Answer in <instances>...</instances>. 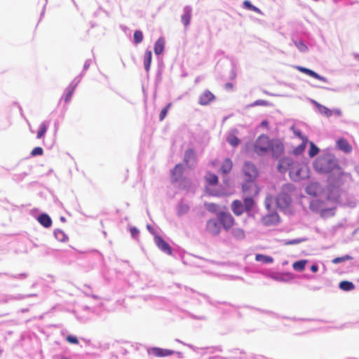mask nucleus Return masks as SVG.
<instances>
[{"mask_svg":"<svg viewBox=\"0 0 359 359\" xmlns=\"http://www.w3.org/2000/svg\"><path fill=\"white\" fill-rule=\"evenodd\" d=\"M272 139L266 135H259L253 144L254 152L259 156H264L269 152L270 144Z\"/></svg>","mask_w":359,"mask_h":359,"instance_id":"nucleus-1","label":"nucleus"},{"mask_svg":"<svg viewBox=\"0 0 359 359\" xmlns=\"http://www.w3.org/2000/svg\"><path fill=\"white\" fill-rule=\"evenodd\" d=\"M293 189L294 188L292 184H286L283 186L282 190L276 198V203L279 208H285L289 207L292 201L290 194Z\"/></svg>","mask_w":359,"mask_h":359,"instance_id":"nucleus-2","label":"nucleus"},{"mask_svg":"<svg viewBox=\"0 0 359 359\" xmlns=\"http://www.w3.org/2000/svg\"><path fill=\"white\" fill-rule=\"evenodd\" d=\"M243 175L244 180H256L258 176V170L255 164L245 162L243 166Z\"/></svg>","mask_w":359,"mask_h":359,"instance_id":"nucleus-3","label":"nucleus"},{"mask_svg":"<svg viewBox=\"0 0 359 359\" xmlns=\"http://www.w3.org/2000/svg\"><path fill=\"white\" fill-rule=\"evenodd\" d=\"M242 191L246 196H255L258 195L259 189L255 180H245L242 184Z\"/></svg>","mask_w":359,"mask_h":359,"instance_id":"nucleus-4","label":"nucleus"},{"mask_svg":"<svg viewBox=\"0 0 359 359\" xmlns=\"http://www.w3.org/2000/svg\"><path fill=\"white\" fill-rule=\"evenodd\" d=\"M284 144L281 140L278 139H272L270 144L269 151L271 153L273 158H280L284 154Z\"/></svg>","mask_w":359,"mask_h":359,"instance_id":"nucleus-5","label":"nucleus"},{"mask_svg":"<svg viewBox=\"0 0 359 359\" xmlns=\"http://www.w3.org/2000/svg\"><path fill=\"white\" fill-rule=\"evenodd\" d=\"M220 224L226 231L229 230L234 224V219L229 212H219L217 215Z\"/></svg>","mask_w":359,"mask_h":359,"instance_id":"nucleus-6","label":"nucleus"},{"mask_svg":"<svg viewBox=\"0 0 359 359\" xmlns=\"http://www.w3.org/2000/svg\"><path fill=\"white\" fill-rule=\"evenodd\" d=\"M295 163L289 157L281 158L277 166L278 170L280 172H285L287 170L290 172Z\"/></svg>","mask_w":359,"mask_h":359,"instance_id":"nucleus-7","label":"nucleus"},{"mask_svg":"<svg viewBox=\"0 0 359 359\" xmlns=\"http://www.w3.org/2000/svg\"><path fill=\"white\" fill-rule=\"evenodd\" d=\"M303 168L301 167V165L296 162L294 165L290 168L289 172V175L291 179L294 180H297L299 179H302L304 177V175H303Z\"/></svg>","mask_w":359,"mask_h":359,"instance_id":"nucleus-8","label":"nucleus"},{"mask_svg":"<svg viewBox=\"0 0 359 359\" xmlns=\"http://www.w3.org/2000/svg\"><path fill=\"white\" fill-rule=\"evenodd\" d=\"M215 99V95L209 90H205L198 97V103L201 105H208Z\"/></svg>","mask_w":359,"mask_h":359,"instance_id":"nucleus-9","label":"nucleus"},{"mask_svg":"<svg viewBox=\"0 0 359 359\" xmlns=\"http://www.w3.org/2000/svg\"><path fill=\"white\" fill-rule=\"evenodd\" d=\"M154 242L157 247L163 252H165L167 255H171L172 254V249L169 244L165 242L161 236H154Z\"/></svg>","mask_w":359,"mask_h":359,"instance_id":"nucleus-10","label":"nucleus"},{"mask_svg":"<svg viewBox=\"0 0 359 359\" xmlns=\"http://www.w3.org/2000/svg\"><path fill=\"white\" fill-rule=\"evenodd\" d=\"M173 353H174L173 351L168 350V349H164V348H158V347L151 348L149 350V354H151L155 357H158V358L169 356V355H171Z\"/></svg>","mask_w":359,"mask_h":359,"instance_id":"nucleus-11","label":"nucleus"},{"mask_svg":"<svg viewBox=\"0 0 359 359\" xmlns=\"http://www.w3.org/2000/svg\"><path fill=\"white\" fill-rule=\"evenodd\" d=\"M206 229L212 235H217L220 232L219 224L214 219H209L207 222Z\"/></svg>","mask_w":359,"mask_h":359,"instance_id":"nucleus-12","label":"nucleus"},{"mask_svg":"<svg viewBox=\"0 0 359 359\" xmlns=\"http://www.w3.org/2000/svg\"><path fill=\"white\" fill-rule=\"evenodd\" d=\"M297 69L299 72L304 73V74H306L311 77H313L318 80L322 81L323 82L327 81V79L325 77L320 76L319 74H318L317 73H316L314 71H313L311 69H309L304 67H297Z\"/></svg>","mask_w":359,"mask_h":359,"instance_id":"nucleus-13","label":"nucleus"},{"mask_svg":"<svg viewBox=\"0 0 359 359\" xmlns=\"http://www.w3.org/2000/svg\"><path fill=\"white\" fill-rule=\"evenodd\" d=\"M231 210L234 215L237 216L241 215L245 210L243 204L238 200H235L232 202Z\"/></svg>","mask_w":359,"mask_h":359,"instance_id":"nucleus-14","label":"nucleus"},{"mask_svg":"<svg viewBox=\"0 0 359 359\" xmlns=\"http://www.w3.org/2000/svg\"><path fill=\"white\" fill-rule=\"evenodd\" d=\"M192 16V10L190 7H185L183 10V14L181 16V20L185 27L188 26L190 23Z\"/></svg>","mask_w":359,"mask_h":359,"instance_id":"nucleus-15","label":"nucleus"},{"mask_svg":"<svg viewBox=\"0 0 359 359\" xmlns=\"http://www.w3.org/2000/svg\"><path fill=\"white\" fill-rule=\"evenodd\" d=\"M184 168L180 163L177 164L172 170V180L175 182L178 181L183 175Z\"/></svg>","mask_w":359,"mask_h":359,"instance_id":"nucleus-16","label":"nucleus"},{"mask_svg":"<svg viewBox=\"0 0 359 359\" xmlns=\"http://www.w3.org/2000/svg\"><path fill=\"white\" fill-rule=\"evenodd\" d=\"M337 147L345 153H350L352 151V147L348 141L344 138H339L337 142Z\"/></svg>","mask_w":359,"mask_h":359,"instance_id":"nucleus-17","label":"nucleus"},{"mask_svg":"<svg viewBox=\"0 0 359 359\" xmlns=\"http://www.w3.org/2000/svg\"><path fill=\"white\" fill-rule=\"evenodd\" d=\"M196 162V156L195 151L193 149H189L185 151L184 162L189 165L190 162Z\"/></svg>","mask_w":359,"mask_h":359,"instance_id":"nucleus-18","label":"nucleus"},{"mask_svg":"<svg viewBox=\"0 0 359 359\" xmlns=\"http://www.w3.org/2000/svg\"><path fill=\"white\" fill-rule=\"evenodd\" d=\"M233 167V163L229 158H226L221 166V171L223 174H228L231 172Z\"/></svg>","mask_w":359,"mask_h":359,"instance_id":"nucleus-19","label":"nucleus"},{"mask_svg":"<svg viewBox=\"0 0 359 359\" xmlns=\"http://www.w3.org/2000/svg\"><path fill=\"white\" fill-rule=\"evenodd\" d=\"M38 221L39 222V223L41 225H43L44 227H46V228L50 226L52 224V221H51L50 217L48 215H46V214L41 215L38 218Z\"/></svg>","mask_w":359,"mask_h":359,"instance_id":"nucleus-20","label":"nucleus"},{"mask_svg":"<svg viewBox=\"0 0 359 359\" xmlns=\"http://www.w3.org/2000/svg\"><path fill=\"white\" fill-rule=\"evenodd\" d=\"M313 102L320 114L325 115L327 117H330L332 115V112L330 109L318 103L317 102Z\"/></svg>","mask_w":359,"mask_h":359,"instance_id":"nucleus-21","label":"nucleus"},{"mask_svg":"<svg viewBox=\"0 0 359 359\" xmlns=\"http://www.w3.org/2000/svg\"><path fill=\"white\" fill-rule=\"evenodd\" d=\"M205 178L208 184L210 186H215L218 183V177L215 174L208 172Z\"/></svg>","mask_w":359,"mask_h":359,"instance_id":"nucleus-22","label":"nucleus"},{"mask_svg":"<svg viewBox=\"0 0 359 359\" xmlns=\"http://www.w3.org/2000/svg\"><path fill=\"white\" fill-rule=\"evenodd\" d=\"M164 40L163 39H158L154 44V53L156 55H160L163 53L164 49Z\"/></svg>","mask_w":359,"mask_h":359,"instance_id":"nucleus-23","label":"nucleus"},{"mask_svg":"<svg viewBox=\"0 0 359 359\" xmlns=\"http://www.w3.org/2000/svg\"><path fill=\"white\" fill-rule=\"evenodd\" d=\"M151 50H147L144 53V68L147 72H149L150 68V65L151 62Z\"/></svg>","mask_w":359,"mask_h":359,"instance_id":"nucleus-24","label":"nucleus"},{"mask_svg":"<svg viewBox=\"0 0 359 359\" xmlns=\"http://www.w3.org/2000/svg\"><path fill=\"white\" fill-rule=\"evenodd\" d=\"M75 88H76V85H70L68 86V88H67V93H66V95L65 97V102L67 103L71 100L72 95L75 91Z\"/></svg>","mask_w":359,"mask_h":359,"instance_id":"nucleus-25","label":"nucleus"},{"mask_svg":"<svg viewBox=\"0 0 359 359\" xmlns=\"http://www.w3.org/2000/svg\"><path fill=\"white\" fill-rule=\"evenodd\" d=\"M339 287L344 291H350L355 288V285L351 282L344 280L339 283Z\"/></svg>","mask_w":359,"mask_h":359,"instance_id":"nucleus-26","label":"nucleus"},{"mask_svg":"<svg viewBox=\"0 0 359 359\" xmlns=\"http://www.w3.org/2000/svg\"><path fill=\"white\" fill-rule=\"evenodd\" d=\"M306 262H307L306 260H299V261L295 262L292 264V268L295 271H302L305 269Z\"/></svg>","mask_w":359,"mask_h":359,"instance_id":"nucleus-27","label":"nucleus"},{"mask_svg":"<svg viewBox=\"0 0 359 359\" xmlns=\"http://www.w3.org/2000/svg\"><path fill=\"white\" fill-rule=\"evenodd\" d=\"M243 205L246 211H250L254 205V201L252 196H248L243 200Z\"/></svg>","mask_w":359,"mask_h":359,"instance_id":"nucleus-28","label":"nucleus"},{"mask_svg":"<svg viewBox=\"0 0 359 359\" xmlns=\"http://www.w3.org/2000/svg\"><path fill=\"white\" fill-rule=\"evenodd\" d=\"M54 235L55 238L60 242H65L68 240L67 236L62 230H55L54 231Z\"/></svg>","mask_w":359,"mask_h":359,"instance_id":"nucleus-29","label":"nucleus"},{"mask_svg":"<svg viewBox=\"0 0 359 359\" xmlns=\"http://www.w3.org/2000/svg\"><path fill=\"white\" fill-rule=\"evenodd\" d=\"M255 259L256 261L262 262L264 263H272L273 262V259L271 257L262 254L257 255Z\"/></svg>","mask_w":359,"mask_h":359,"instance_id":"nucleus-30","label":"nucleus"},{"mask_svg":"<svg viewBox=\"0 0 359 359\" xmlns=\"http://www.w3.org/2000/svg\"><path fill=\"white\" fill-rule=\"evenodd\" d=\"M47 130V126L45 123H42L39 128L38 133H37V138L41 139L42 138Z\"/></svg>","mask_w":359,"mask_h":359,"instance_id":"nucleus-31","label":"nucleus"},{"mask_svg":"<svg viewBox=\"0 0 359 359\" xmlns=\"http://www.w3.org/2000/svg\"><path fill=\"white\" fill-rule=\"evenodd\" d=\"M319 152V149L315 145L313 142H310V149L309 155L310 157H314Z\"/></svg>","mask_w":359,"mask_h":359,"instance_id":"nucleus-32","label":"nucleus"},{"mask_svg":"<svg viewBox=\"0 0 359 359\" xmlns=\"http://www.w3.org/2000/svg\"><path fill=\"white\" fill-rule=\"evenodd\" d=\"M351 259H352V257L351 256L344 255L342 257H336V258L333 259L332 262L333 264H337L339 263L344 262L350 260Z\"/></svg>","mask_w":359,"mask_h":359,"instance_id":"nucleus-33","label":"nucleus"},{"mask_svg":"<svg viewBox=\"0 0 359 359\" xmlns=\"http://www.w3.org/2000/svg\"><path fill=\"white\" fill-rule=\"evenodd\" d=\"M171 105H172L171 103H168L163 109H161L160 114H159V120L161 121H162L166 116L167 113H168L169 109L170 108Z\"/></svg>","mask_w":359,"mask_h":359,"instance_id":"nucleus-34","label":"nucleus"},{"mask_svg":"<svg viewBox=\"0 0 359 359\" xmlns=\"http://www.w3.org/2000/svg\"><path fill=\"white\" fill-rule=\"evenodd\" d=\"M134 41L135 43H140L143 40V34L141 31L137 30L134 32Z\"/></svg>","mask_w":359,"mask_h":359,"instance_id":"nucleus-35","label":"nucleus"},{"mask_svg":"<svg viewBox=\"0 0 359 359\" xmlns=\"http://www.w3.org/2000/svg\"><path fill=\"white\" fill-rule=\"evenodd\" d=\"M232 233L234 237L239 239L243 238L245 236V233L243 230L239 228L234 229L232 231Z\"/></svg>","mask_w":359,"mask_h":359,"instance_id":"nucleus-36","label":"nucleus"},{"mask_svg":"<svg viewBox=\"0 0 359 359\" xmlns=\"http://www.w3.org/2000/svg\"><path fill=\"white\" fill-rule=\"evenodd\" d=\"M205 207L208 211L211 212H215L218 210V205L213 203H205Z\"/></svg>","mask_w":359,"mask_h":359,"instance_id":"nucleus-37","label":"nucleus"},{"mask_svg":"<svg viewBox=\"0 0 359 359\" xmlns=\"http://www.w3.org/2000/svg\"><path fill=\"white\" fill-rule=\"evenodd\" d=\"M228 142L233 147H236L240 143V140L234 136L231 135L228 138Z\"/></svg>","mask_w":359,"mask_h":359,"instance_id":"nucleus-38","label":"nucleus"},{"mask_svg":"<svg viewBox=\"0 0 359 359\" xmlns=\"http://www.w3.org/2000/svg\"><path fill=\"white\" fill-rule=\"evenodd\" d=\"M307 143V139L303 140L302 143L294 150L295 154H300L304 151Z\"/></svg>","mask_w":359,"mask_h":359,"instance_id":"nucleus-39","label":"nucleus"},{"mask_svg":"<svg viewBox=\"0 0 359 359\" xmlns=\"http://www.w3.org/2000/svg\"><path fill=\"white\" fill-rule=\"evenodd\" d=\"M43 150L41 147H36L35 148H34L32 149V151H31V154L32 156H41L43 155Z\"/></svg>","mask_w":359,"mask_h":359,"instance_id":"nucleus-40","label":"nucleus"},{"mask_svg":"<svg viewBox=\"0 0 359 359\" xmlns=\"http://www.w3.org/2000/svg\"><path fill=\"white\" fill-rule=\"evenodd\" d=\"M305 239L303 238H297L293 240L287 241L285 242V245H296L301 243L302 242L304 241Z\"/></svg>","mask_w":359,"mask_h":359,"instance_id":"nucleus-41","label":"nucleus"},{"mask_svg":"<svg viewBox=\"0 0 359 359\" xmlns=\"http://www.w3.org/2000/svg\"><path fill=\"white\" fill-rule=\"evenodd\" d=\"M295 45L297 48L302 52H306L308 50L307 46L301 41L295 42Z\"/></svg>","mask_w":359,"mask_h":359,"instance_id":"nucleus-42","label":"nucleus"},{"mask_svg":"<svg viewBox=\"0 0 359 359\" xmlns=\"http://www.w3.org/2000/svg\"><path fill=\"white\" fill-rule=\"evenodd\" d=\"M66 340L70 343V344H79V340L78 339L76 338V337L75 336H72V335H68L67 337H66Z\"/></svg>","mask_w":359,"mask_h":359,"instance_id":"nucleus-43","label":"nucleus"},{"mask_svg":"<svg viewBox=\"0 0 359 359\" xmlns=\"http://www.w3.org/2000/svg\"><path fill=\"white\" fill-rule=\"evenodd\" d=\"M259 105H261V106H267L269 105V102L266 100H256L252 104V106H259Z\"/></svg>","mask_w":359,"mask_h":359,"instance_id":"nucleus-44","label":"nucleus"},{"mask_svg":"<svg viewBox=\"0 0 359 359\" xmlns=\"http://www.w3.org/2000/svg\"><path fill=\"white\" fill-rule=\"evenodd\" d=\"M243 5L245 6V8L248 9V10H250L252 11V8H253V5L248 0H245L244 2H243Z\"/></svg>","mask_w":359,"mask_h":359,"instance_id":"nucleus-45","label":"nucleus"},{"mask_svg":"<svg viewBox=\"0 0 359 359\" xmlns=\"http://www.w3.org/2000/svg\"><path fill=\"white\" fill-rule=\"evenodd\" d=\"M294 134L296 135V136H297L298 137H299L302 140H305V139H306V137L302 135L301 131H299V130H295L294 131Z\"/></svg>","mask_w":359,"mask_h":359,"instance_id":"nucleus-46","label":"nucleus"},{"mask_svg":"<svg viewBox=\"0 0 359 359\" xmlns=\"http://www.w3.org/2000/svg\"><path fill=\"white\" fill-rule=\"evenodd\" d=\"M130 232H131V234L135 236H137L138 235L139 233V231L137 229H136L135 227H133L130 229Z\"/></svg>","mask_w":359,"mask_h":359,"instance_id":"nucleus-47","label":"nucleus"},{"mask_svg":"<svg viewBox=\"0 0 359 359\" xmlns=\"http://www.w3.org/2000/svg\"><path fill=\"white\" fill-rule=\"evenodd\" d=\"M252 11L255 12V13H257L262 14L261 10L259 8H258L257 7L255 6H253V8H252Z\"/></svg>","mask_w":359,"mask_h":359,"instance_id":"nucleus-48","label":"nucleus"},{"mask_svg":"<svg viewBox=\"0 0 359 359\" xmlns=\"http://www.w3.org/2000/svg\"><path fill=\"white\" fill-rule=\"evenodd\" d=\"M225 88L228 90H232L233 89V84L231 83H227L225 84Z\"/></svg>","mask_w":359,"mask_h":359,"instance_id":"nucleus-49","label":"nucleus"},{"mask_svg":"<svg viewBox=\"0 0 359 359\" xmlns=\"http://www.w3.org/2000/svg\"><path fill=\"white\" fill-rule=\"evenodd\" d=\"M318 267L317 265H312L311 266V270L313 272V273H316L318 271Z\"/></svg>","mask_w":359,"mask_h":359,"instance_id":"nucleus-50","label":"nucleus"},{"mask_svg":"<svg viewBox=\"0 0 359 359\" xmlns=\"http://www.w3.org/2000/svg\"><path fill=\"white\" fill-rule=\"evenodd\" d=\"M313 187L312 185H311V186L308 187L306 190H307V193H308L309 194L314 195V194H313V193L310 191V189H311V187Z\"/></svg>","mask_w":359,"mask_h":359,"instance_id":"nucleus-51","label":"nucleus"},{"mask_svg":"<svg viewBox=\"0 0 359 359\" xmlns=\"http://www.w3.org/2000/svg\"><path fill=\"white\" fill-rule=\"evenodd\" d=\"M266 123L265 121L262 122V124H264V125H266Z\"/></svg>","mask_w":359,"mask_h":359,"instance_id":"nucleus-52","label":"nucleus"},{"mask_svg":"<svg viewBox=\"0 0 359 359\" xmlns=\"http://www.w3.org/2000/svg\"><path fill=\"white\" fill-rule=\"evenodd\" d=\"M267 218H265V223L267 224V221H266Z\"/></svg>","mask_w":359,"mask_h":359,"instance_id":"nucleus-53","label":"nucleus"},{"mask_svg":"<svg viewBox=\"0 0 359 359\" xmlns=\"http://www.w3.org/2000/svg\"><path fill=\"white\" fill-rule=\"evenodd\" d=\"M64 359H67V358H64Z\"/></svg>","mask_w":359,"mask_h":359,"instance_id":"nucleus-54","label":"nucleus"}]
</instances>
